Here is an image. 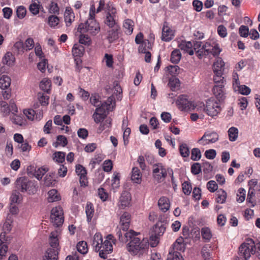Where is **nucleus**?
I'll list each match as a JSON object with an SVG mask.
<instances>
[{"label":"nucleus","instance_id":"nucleus-1","mask_svg":"<svg viewBox=\"0 0 260 260\" xmlns=\"http://www.w3.org/2000/svg\"><path fill=\"white\" fill-rule=\"evenodd\" d=\"M126 238H129V242L127 244L126 248L131 254L136 255L142 254L145 252L149 247V242L147 239L140 237V233L136 232L133 230H129L124 234Z\"/></svg>","mask_w":260,"mask_h":260},{"label":"nucleus","instance_id":"nucleus-2","mask_svg":"<svg viewBox=\"0 0 260 260\" xmlns=\"http://www.w3.org/2000/svg\"><path fill=\"white\" fill-rule=\"evenodd\" d=\"M193 48L194 50L198 49L196 53L200 59L206 57L210 54L214 57L218 56L221 51L218 44L211 41L204 44L201 41H196L194 43Z\"/></svg>","mask_w":260,"mask_h":260},{"label":"nucleus","instance_id":"nucleus-3","mask_svg":"<svg viewBox=\"0 0 260 260\" xmlns=\"http://www.w3.org/2000/svg\"><path fill=\"white\" fill-rule=\"evenodd\" d=\"M115 106V98L113 96H110L106 102L96 108L92 115L94 122L98 123L103 120L106 117L108 112L112 111Z\"/></svg>","mask_w":260,"mask_h":260},{"label":"nucleus","instance_id":"nucleus-4","mask_svg":"<svg viewBox=\"0 0 260 260\" xmlns=\"http://www.w3.org/2000/svg\"><path fill=\"white\" fill-rule=\"evenodd\" d=\"M107 7V9L104 19V24L109 28L118 27L119 25L118 23V17L116 9L110 4H108Z\"/></svg>","mask_w":260,"mask_h":260},{"label":"nucleus","instance_id":"nucleus-5","mask_svg":"<svg viewBox=\"0 0 260 260\" xmlns=\"http://www.w3.org/2000/svg\"><path fill=\"white\" fill-rule=\"evenodd\" d=\"M78 30L81 33L87 32L92 35H95L100 32V27L95 20L88 19L84 23L79 25Z\"/></svg>","mask_w":260,"mask_h":260},{"label":"nucleus","instance_id":"nucleus-6","mask_svg":"<svg viewBox=\"0 0 260 260\" xmlns=\"http://www.w3.org/2000/svg\"><path fill=\"white\" fill-rule=\"evenodd\" d=\"M202 109V108L201 107L197 108V111H200ZM203 110L205 111L207 114L211 116L214 117L217 116L218 114L221 111V107L220 104L219 102H217L214 100L209 99L208 100L206 103V107L203 108Z\"/></svg>","mask_w":260,"mask_h":260},{"label":"nucleus","instance_id":"nucleus-7","mask_svg":"<svg viewBox=\"0 0 260 260\" xmlns=\"http://www.w3.org/2000/svg\"><path fill=\"white\" fill-rule=\"evenodd\" d=\"M50 219L53 224L58 227L62 224L64 221L62 209L60 206L53 208L51 211Z\"/></svg>","mask_w":260,"mask_h":260},{"label":"nucleus","instance_id":"nucleus-8","mask_svg":"<svg viewBox=\"0 0 260 260\" xmlns=\"http://www.w3.org/2000/svg\"><path fill=\"white\" fill-rule=\"evenodd\" d=\"M254 242L252 240L248 241L247 243H243L239 247V254L245 260L248 259L251 254H254L253 246Z\"/></svg>","mask_w":260,"mask_h":260},{"label":"nucleus","instance_id":"nucleus-9","mask_svg":"<svg viewBox=\"0 0 260 260\" xmlns=\"http://www.w3.org/2000/svg\"><path fill=\"white\" fill-rule=\"evenodd\" d=\"M152 174L153 178L158 182H161L165 180L167 172L161 163H157L153 165Z\"/></svg>","mask_w":260,"mask_h":260},{"label":"nucleus","instance_id":"nucleus-10","mask_svg":"<svg viewBox=\"0 0 260 260\" xmlns=\"http://www.w3.org/2000/svg\"><path fill=\"white\" fill-rule=\"evenodd\" d=\"M219 139V136L217 133L213 131L206 132L203 137L200 139L198 142L205 146L211 143H214Z\"/></svg>","mask_w":260,"mask_h":260},{"label":"nucleus","instance_id":"nucleus-11","mask_svg":"<svg viewBox=\"0 0 260 260\" xmlns=\"http://www.w3.org/2000/svg\"><path fill=\"white\" fill-rule=\"evenodd\" d=\"M17 187L22 192L28 191L30 193V189L34 184L25 177L18 178L16 181Z\"/></svg>","mask_w":260,"mask_h":260},{"label":"nucleus","instance_id":"nucleus-12","mask_svg":"<svg viewBox=\"0 0 260 260\" xmlns=\"http://www.w3.org/2000/svg\"><path fill=\"white\" fill-rule=\"evenodd\" d=\"M76 172L79 177L80 185L83 187L87 186V172L85 168L81 165H78L76 166Z\"/></svg>","mask_w":260,"mask_h":260},{"label":"nucleus","instance_id":"nucleus-13","mask_svg":"<svg viewBox=\"0 0 260 260\" xmlns=\"http://www.w3.org/2000/svg\"><path fill=\"white\" fill-rule=\"evenodd\" d=\"M179 108L183 110H188L191 108L192 103L189 102L184 95H180L176 102Z\"/></svg>","mask_w":260,"mask_h":260},{"label":"nucleus","instance_id":"nucleus-14","mask_svg":"<svg viewBox=\"0 0 260 260\" xmlns=\"http://www.w3.org/2000/svg\"><path fill=\"white\" fill-rule=\"evenodd\" d=\"M131 215L128 212H124L120 218V226L123 231L125 232L129 228Z\"/></svg>","mask_w":260,"mask_h":260},{"label":"nucleus","instance_id":"nucleus-15","mask_svg":"<svg viewBox=\"0 0 260 260\" xmlns=\"http://www.w3.org/2000/svg\"><path fill=\"white\" fill-rule=\"evenodd\" d=\"M224 84H216L213 88V92L218 102L223 100L225 98Z\"/></svg>","mask_w":260,"mask_h":260},{"label":"nucleus","instance_id":"nucleus-16","mask_svg":"<svg viewBox=\"0 0 260 260\" xmlns=\"http://www.w3.org/2000/svg\"><path fill=\"white\" fill-rule=\"evenodd\" d=\"M131 199V194L129 192L126 191L122 192L119 199V207L122 209L127 207L130 204Z\"/></svg>","mask_w":260,"mask_h":260},{"label":"nucleus","instance_id":"nucleus-17","mask_svg":"<svg viewBox=\"0 0 260 260\" xmlns=\"http://www.w3.org/2000/svg\"><path fill=\"white\" fill-rule=\"evenodd\" d=\"M75 14L73 9L70 7H66L64 13V18L66 25L67 26H70L75 20Z\"/></svg>","mask_w":260,"mask_h":260},{"label":"nucleus","instance_id":"nucleus-18","mask_svg":"<svg viewBox=\"0 0 260 260\" xmlns=\"http://www.w3.org/2000/svg\"><path fill=\"white\" fill-rule=\"evenodd\" d=\"M174 36V31L169 26L164 25L162 29L161 39L168 42L173 39Z\"/></svg>","mask_w":260,"mask_h":260},{"label":"nucleus","instance_id":"nucleus-19","mask_svg":"<svg viewBox=\"0 0 260 260\" xmlns=\"http://www.w3.org/2000/svg\"><path fill=\"white\" fill-rule=\"evenodd\" d=\"M111 29L107 31V39L108 40L110 43H111L117 40L119 38V30L120 29V26L118 27H112Z\"/></svg>","mask_w":260,"mask_h":260},{"label":"nucleus","instance_id":"nucleus-20","mask_svg":"<svg viewBox=\"0 0 260 260\" xmlns=\"http://www.w3.org/2000/svg\"><path fill=\"white\" fill-rule=\"evenodd\" d=\"M158 206L162 212H167L169 209L170 206L169 199L165 197H161L158 201Z\"/></svg>","mask_w":260,"mask_h":260},{"label":"nucleus","instance_id":"nucleus-21","mask_svg":"<svg viewBox=\"0 0 260 260\" xmlns=\"http://www.w3.org/2000/svg\"><path fill=\"white\" fill-rule=\"evenodd\" d=\"M132 180L138 184H140L142 181V174L137 167H134L132 171L131 176Z\"/></svg>","mask_w":260,"mask_h":260},{"label":"nucleus","instance_id":"nucleus-22","mask_svg":"<svg viewBox=\"0 0 260 260\" xmlns=\"http://www.w3.org/2000/svg\"><path fill=\"white\" fill-rule=\"evenodd\" d=\"M166 231V226L161 222H158L153 228V234L160 237L163 235Z\"/></svg>","mask_w":260,"mask_h":260},{"label":"nucleus","instance_id":"nucleus-23","mask_svg":"<svg viewBox=\"0 0 260 260\" xmlns=\"http://www.w3.org/2000/svg\"><path fill=\"white\" fill-rule=\"evenodd\" d=\"M59 249L48 248L45 253V257L47 260H57Z\"/></svg>","mask_w":260,"mask_h":260},{"label":"nucleus","instance_id":"nucleus-24","mask_svg":"<svg viewBox=\"0 0 260 260\" xmlns=\"http://www.w3.org/2000/svg\"><path fill=\"white\" fill-rule=\"evenodd\" d=\"M212 248L210 244H205L202 248L201 254L204 260H211Z\"/></svg>","mask_w":260,"mask_h":260},{"label":"nucleus","instance_id":"nucleus-25","mask_svg":"<svg viewBox=\"0 0 260 260\" xmlns=\"http://www.w3.org/2000/svg\"><path fill=\"white\" fill-rule=\"evenodd\" d=\"M134 22L130 19H125L123 23V27L124 29V32L126 35H130L132 34L134 29Z\"/></svg>","mask_w":260,"mask_h":260},{"label":"nucleus","instance_id":"nucleus-26","mask_svg":"<svg viewBox=\"0 0 260 260\" xmlns=\"http://www.w3.org/2000/svg\"><path fill=\"white\" fill-rule=\"evenodd\" d=\"M57 236L58 234L57 232H52L51 233L49 240V243L51 246L50 248L59 249L58 247L59 246V242Z\"/></svg>","mask_w":260,"mask_h":260},{"label":"nucleus","instance_id":"nucleus-27","mask_svg":"<svg viewBox=\"0 0 260 260\" xmlns=\"http://www.w3.org/2000/svg\"><path fill=\"white\" fill-rule=\"evenodd\" d=\"M102 242L103 238L102 235L100 233H95L94 235L93 240V245L95 251L98 252V250H100L101 249V246H100L101 245Z\"/></svg>","mask_w":260,"mask_h":260},{"label":"nucleus","instance_id":"nucleus-28","mask_svg":"<svg viewBox=\"0 0 260 260\" xmlns=\"http://www.w3.org/2000/svg\"><path fill=\"white\" fill-rule=\"evenodd\" d=\"M11 80L7 75H3L0 78V88L2 90L7 89L10 86Z\"/></svg>","mask_w":260,"mask_h":260},{"label":"nucleus","instance_id":"nucleus-29","mask_svg":"<svg viewBox=\"0 0 260 260\" xmlns=\"http://www.w3.org/2000/svg\"><path fill=\"white\" fill-rule=\"evenodd\" d=\"M48 201L49 202H54L59 201L61 199L60 194L57 190L55 189L49 190L48 192Z\"/></svg>","mask_w":260,"mask_h":260},{"label":"nucleus","instance_id":"nucleus-30","mask_svg":"<svg viewBox=\"0 0 260 260\" xmlns=\"http://www.w3.org/2000/svg\"><path fill=\"white\" fill-rule=\"evenodd\" d=\"M228 133L229 140L231 142H235L237 140L239 130L237 127L234 126L230 127L228 131Z\"/></svg>","mask_w":260,"mask_h":260},{"label":"nucleus","instance_id":"nucleus-31","mask_svg":"<svg viewBox=\"0 0 260 260\" xmlns=\"http://www.w3.org/2000/svg\"><path fill=\"white\" fill-rule=\"evenodd\" d=\"M15 61V57L13 55L12 53L8 52L2 58V62L4 64L8 65L9 66H12L13 65Z\"/></svg>","mask_w":260,"mask_h":260},{"label":"nucleus","instance_id":"nucleus-32","mask_svg":"<svg viewBox=\"0 0 260 260\" xmlns=\"http://www.w3.org/2000/svg\"><path fill=\"white\" fill-rule=\"evenodd\" d=\"M84 52V47L81 44H75L72 48L74 56H81Z\"/></svg>","mask_w":260,"mask_h":260},{"label":"nucleus","instance_id":"nucleus-33","mask_svg":"<svg viewBox=\"0 0 260 260\" xmlns=\"http://www.w3.org/2000/svg\"><path fill=\"white\" fill-rule=\"evenodd\" d=\"M51 86V81L47 78H44L40 83V88L47 93L50 90Z\"/></svg>","mask_w":260,"mask_h":260},{"label":"nucleus","instance_id":"nucleus-34","mask_svg":"<svg viewBox=\"0 0 260 260\" xmlns=\"http://www.w3.org/2000/svg\"><path fill=\"white\" fill-rule=\"evenodd\" d=\"M167 260H184V259L179 252L171 250L169 252Z\"/></svg>","mask_w":260,"mask_h":260},{"label":"nucleus","instance_id":"nucleus-35","mask_svg":"<svg viewBox=\"0 0 260 260\" xmlns=\"http://www.w3.org/2000/svg\"><path fill=\"white\" fill-rule=\"evenodd\" d=\"M216 196V202L223 204L225 202L226 199V192L224 190L220 189L217 191Z\"/></svg>","mask_w":260,"mask_h":260},{"label":"nucleus","instance_id":"nucleus-36","mask_svg":"<svg viewBox=\"0 0 260 260\" xmlns=\"http://www.w3.org/2000/svg\"><path fill=\"white\" fill-rule=\"evenodd\" d=\"M66 153L61 151L55 152L53 154V159L55 162L62 163L65 160Z\"/></svg>","mask_w":260,"mask_h":260},{"label":"nucleus","instance_id":"nucleus-37","mask_svg":"<svg viewBox=\"0 0 260 260\" xmlns=\"http://www.w3.org/2000/svg\"><path fill=\"white\" fill-rule=\"evenodd\" d=\"M85 212L87 216V220L88 222H89L91 221L94 213V208L91 203H88L87 204Z\"/></svg>","mask_w":260,"mask_h":260},{"label":"nucleus","instance_id":"nucleus-38","mask_svg":"<svg viewBox=\"0 0 260 260\" xmlns=\"http://www.w3.org/2000/svg\"><path fill=\"white\" fill-rule=\"evenodd\" d=\"M13 219L11 216H8L3 226L4 232L9 233L12 228Z\"/></svg>","mask_w":260,"mask_h":260},{"label":"nucleus","instance_id":"nucleus-39","mask_svg":"<svg viewBox=\"0 0 260 260\" xmlns=\"http://www.w3.org/2000/svg\"><path fill=\"white\" fill-rule=\"evenodd\" d=\"M201 235L203 239L206 241H209L212 236L210 229L207 227L202 228Z\"/></svg>","mask_w":260,"mask_h":260},{"label":"nucleus","instance_id":"nucleus-40","mask_svg":"<svg viewBox=\"0 0 260 260\" xmlns=\"http://www.w3.org/2000/svg\"><path fill=\"white\" fill-rule=\"evenodd\" d=\"M100 246H101V249L103 251H105L107 253H111L113 251L112 244L108 240H105Z\"/></svg>","mask_w":260,"mask_h":260},{"label":"nucleus","instance_id":"nucleus-41","mask_svg":"<svg viewBox=\"0 0 260 260\" xmlns=\"http://www.w3.org/2000/svg\"><path fill=\"white\" fill-rule=\"evenodd\" d=\"M181 58V54L179 50L176 49L172 51L171 55V61L174 63H177Z\"/></svg>","mask_w":260,"mask_h":260},{"label":"nucleus","instance_id":"nucleus-42","mask_svg":"<svg viewBox=\"0 0 260 260\" xmlns=\"http://www.w3.org/2000/svg\"><path fill=\"white\" fill-rule=\"evenodd\" d=\"M77 249L79 252L82 254H86L88 251L87 245L84 241H80L77 245Z\"/></svg>","mask_w":260,"mask_h":260},{"label":"nucleus","instance_id":"nucleus-43","mask_svg":"<svg viewBox=\"0 0 260 260\" xmlns=\"http://www.w3.org/2000/svg\"><path fill=\"white\" fill-rule=\"evenodd\" d=\"M174 251H184L185 250V245L182 243V239H178L173 244Z\"/></svg>","mask_w":260,"mask_h":260},{"label":"nucleus","instance_id":"nucleus-44","mask_svg":"<svg viewBox=\"0 0 260 260\" xmlns=\"http://www.w3.org/2000/svg\"><path fill=\"white\" fill-rule=\"evenodd\" d=\"M224 62L222 58L218 57L213 64V70H221V71H224Z\"/></svg>","mask_w":260,"mask_h":260},{"label":"nucleus","instance_id":"nucleus-45","mask_svg":"<svg viewBox=\"0 0 260 260\" xmlns=\"http://www.w3.org/2000/svg\"><path fill=\"white\" fill-rule=\"evenodd\" d=\"M68 144L66 137L62 135H59L57 137V141L53 144V146L56 148L58 145L65 146Z\"/></svg>","mask_w":260,"mask_h":260},{"label":"nucleus","instance_id":"nucleus-46","mask_svg":"<svg viewBox=\"0 0 260 260\" xmlns=\"http://www.w3.org/2000/svg\"><path fill=\"white\" fill-rule=\"evenodd\" d=\"M179 151L181 155L184 157L188 156L190 153L189 148L185 143L179 145Z\"/></svg>","mask_w":260,"mask_h":260},{"label":"nucleus","instance_id":"nucleus-47","mask_svg":"<svg viewBox=\"0 0 260 260\" xmlns=\"http://www.w3.org/2000/svg\"><path fill=\"white\" fill-rule=\"evenodd\" d=\"M21 199V194L18 191H14L12 193L10 197L11 204H19L20 203Z\"/></svg>","mask_w":260,"mask_h":260},{"label":"nucleus","instance_id":"nucleus-48","mask_svg":"<svg viewBox=\"0 0 260 260\" xmlns=\"http://www.w3.org/2000/svg\"><path fill=\"white\" fill-rule=\"evenodd\" d=\"M201 157V151L199 148H194L191 150V159L194 161L199 160Z\"/></svg>","mask_w":260,"mask_h":260},{"label":"nucleus","instance_id":"nucleus-49","mask_svg":"<svg viewBox=\"0 0 260 260\" xmlns=\"http://www.w3.org/2000/svg\"><path fill=\"white\" fill-rule=\"evenodd\" d=\"M1 111L5 115H8L10 113V107L7 102L2 101L0 102Z\"/></svg>","mask_w":260,"mask_h":260},{"label":"nucleus","instance_id":"nucleus-50","mask_svg":"<svg viewBox=\"0 0 260 260\" xmlns=\"http://www.w3.org/2000/svg\"><path fill=\"white\" fill-rule=\"evenodd\" d=\"M237 91H238L241 94L243 95H248L250 93V89L245 85H238L236 86Z\"/></svg>","mask_w":260,"mask_h":260},{"label":"nucleus","instance_id":"nucleus-51","mask_svg":"<svg viewBox=\"0 0 260 260\" xmlns=\"http://www.w3.org/2000/svg\"><path fill=\"white\" fill-rule=\"evenodd\" d=\"M39 101L42 106H47L49 103V96L39 92L38 94Z\"/></svg>","mask_w":260,"mask_h":260},{"label":"nucleus","instance_id":"nucleus-52","mask_svg":"<svg viewBox=\"0 0 260 260\" xmlns=\"http://www.w3.org/2000/svg\"><path fill=\"white\" fill-rule=\"evenodd\" d=\"M59 22V18L56 16L51 15L48 17V24L51 27H54L57 25Z\"/></svg>","mask_w":260,"mask_h":260},{"label":"nucleus","instance_id":"nucleus-53","mask_svg":"<svg viewBox=\"0 0 260 260\" xmlns=\"http://www.w3.org/2000/svg\"><path fill=\"white\" fill-rule=\"evenodd\" d=\"M169 85L172 90L180 86L179 80L176 78L170 79L169 82Z\"/></svg>","mask_w":260,"mask_h":260},{"label":"nucleus","instance_id":"nucleus-54","mask_svg":"<svg viewBox=\"0 0 260 260\" xmlns=\"http://www.w3.org/2000/svg\"><path fill=\"white\" fill-rule=\"evenodd\" d=\"M13 48L18 53H23L25 50L24 44L21 41L16 42L14 45Z\"/></svg>","mask_w":260,"mask_h":260},{"label":"nucleus","instance_id":"nucleus-55","mask_svg":"<svg viewBox=\"0 0 260 260\" xmlns=\"http://www.w3.org/2000/svg\"><path fill=\"white\" fill-rule=\"evenodd\" d=\"M179 47L185 52L192 48V44L191 42L182 41L179 45Z\"/></svg>","mask_w":260,"mask_h":260},{"label":"nucleus","instance_id":"nucleus-56","mask_svg":"<svg viewBox=\"0 0 260 260\" xmlns=\"http://www.w3.org/2000/svg\"><path fill=\"white\" fill-rule=\"evenodd\" d=\"M47 170L45 168H40L34 172V176L38 180L41 179L43 175L46 173Z\"/></svg>","mask_w":260,"mask_h":260},{"label":"nucleus","instance_id":"nucleus-57","mask_svg":"<svg viewBox=\"0 0 260 260\" xmlns=\"http://www.w3.org/2000/svg\"><path fill=\"white\" fill-rule=\"evenodd\" d=\"M237 201L239 203H242L245 199V190L243 188L238 189Z\"/></svg>","mask_w":260,"mask_h":260},{"label":"nucleus","instance_id":"nucleus-58","mask_svg":"<svg viewBox=\"0 0 260 260\" xmlns=\"http://www.w3.org/2000/svg\"><path fill=\"white\" fill-rule=\"evenodd\" d=\"M159 237L154 235L152 234V235L150 237V242L149 243V245L152 247H156L159 242Z\"/></svg>","mask_w":260,"mask_h":260},{"label":"nucleus","instance_id":"nucleus-59","mask_svg":"<svg viewBox=\"0 0 260 260\" xmlns=\"http://www.w3.org/2000/svg\"><path fill=\"white\" fill-rule=\"evenodd\" d=\"M208 189L212 192H214L218 189V185L216 182L213 180L209 181L207 184Z\"/></svg>","mask_w":260,"mask_h":260},{"label":"nucleus","instance_id":"nucleus-60","mask_svg":"<svg viewBox=\"0 0 260 260\" xmlns=\"http://www.w3.org/2000/svg\"><path fill=\"white\" fill-rule=\"evenodd\" d=\"M26 13V9L23 6H19L18 7L17 11H16V14L17 15V17L20 19L23 18Z\"/></svg>","mask_w":260,"mask_h":260},{"label":"nucleus","instance_id":"nucleus-61","mask_svg":"<svg viewBox=\"0 0 260 260\" xmlns=\"http://www.w3.org/2000/svg\"><path fill=\"white\" fill-rule=\"evenodd\" d=\"M201 171V167L200 164L198 162L194 163L191 167V172L193 174L198 175Z\"/></svg>","mask_w":260,"mask_h":260},{"label":"nucleus","instance_id":"nucleus-62","mask_svg":"<svg viewBox=\"0 0 260 260\" xmlns=\"http://www.w3.org/2000/svg\"><path fill=\"white\" fill-rule=\"evenodd\" d=\"M113 167L112 162L111 160L108 159L104 161L103 165V168L104 171L109 172Z\"/></svg>","mask_w":260,"mask_h":260},{"label":"nucleus","instance_id":"nucleus-63","mask_svg":"<svg viewBox=\"0 0 260 260\" xmlns=\"http://www.w3.org/2000/svg\"><path fill=\"white\" fill-rule=\"evenodd\" d=\"M24 48L26 51L32 49L34 47V41L32 38H28L25 42L24 45Z\"/></svg>","mask_w":260,"mask_h":260},{"label":"nucleus","instance_id":"nucleus-64","mask_svg":"<svg viewBox=\"0 0 260 260\" xmlns=\"http://www.w3.org/2000/svg\"><path fill=\"white\" fill-rule=\"evenodd\" d=\"M194 9L198 12H201L203 9V3L199 0H194L192 2Z\"/></svg>","mask_w":260,"mask_h":260}]
</instances>
